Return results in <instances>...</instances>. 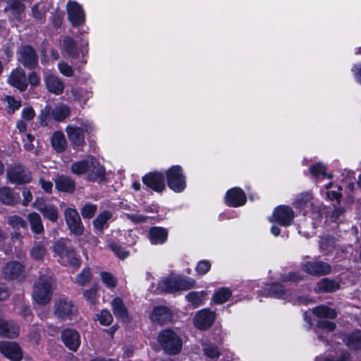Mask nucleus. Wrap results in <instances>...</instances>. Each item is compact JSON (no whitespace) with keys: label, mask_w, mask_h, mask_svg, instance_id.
I'll use <instances>...</instances> for the list:
<instances>
[{"label":"nucleus","mask_w":361,"mask_h":361,"mask_svg":"<svg viewBox=\"0 0 361 361\" xmlns=\"http://www.w3.org/2000/svg\"><path fill=\"white\" fill-rule=\"evenodd\" d=\"M63 46L64 51L72 59L79 57V49L76 45L75 41L71 37H65L63 39Z\"/></svg>","instance_id":"nucleus-37"},{"label":"nucleus","mask_w":361,"mask_h":361,"mask_svg":"<svg viewBox=\"0 0 361 361\" xmlns=\"http://www.w3.org/2000/svg\"><path fill=\"white\" fill-rule=\"evenodd\" d=\"M6 100L8 104V113L9 114H14L22 106L21 101L16 99L13 96H6Z\"/></svg>","instance_id":"nucleus-55"},{"label":"nucleus","mask_w":361,"mask_h":361,"mask_svg":"<svg viewBox=\"0 0 361 361\" xmlns=\"http://www.w3.org/2000/svg\"><path fill=\"white\" fill-rule=\"evenodd\" d=\"M61 339L64 345L73 352H76L81 343L80 335L74 329L66 328L63 329L61 332Z\"/></svg>","instance_id":"nucleus-18"},{"label":"nucleus","mask_w":361,"mask_h":361,"mask_svg":"<svg viewBox=\"0 0 361 361\" xmlns=\"http://www.w3.org/2000/svg\"><path fill=\"white\" fill-rule=\"evenodd\" d=\"M149 319L160 325L171 322L173 319L172 310L165 305L154 306L151 312Z\"/></svg>","instance_id":"nucleus-19"},{"label":"nucleus","mask_w":361,"mask_h":361,"mask_svg":"<svg viewBox=\"0 0 361 361\" xmlns=\"http://www.w3.org/2000/svg\"><path fill=\"white\" fill-rule=\"evenodd\" d=\"M142 182L147 190L158 194H162L166 189L164 173L161 171L154 170L145 173Z\"/></svg>","instance_id":"nucleus-6"},{"label":"nucleus","mask_w":361,"mask_h":361,"mask_svg":"<svg viewBox=\"0 0 361 361\" xmlns=\"http://www.w3.org/2000/svg\"><path fill=\"white\" fill-rule=\"evenodd\" d=\"M19 334V329L13 322L0 319V338H16Z\"/></svg>","instance_id":"nucleus-30"},{"label":"nucleus","mask_w":361,"mask_h":361,"mask_svg":"<svg viewBox=\"0 0 361 361\" xmlns=\"http://www.w3.org/2000/svg\"><path fill=\"white\" fill-rule=\"evenodd\" d=\"M108 247L120 259L123 260L130 255V252L124 249L123 246L116 240L109 241Z\"/></svg>","instance_id":"nucleus-42"},{"label":"nucleus","mask_w":361,"mask_h":361,"mask_svg":"<svg viewBox=\"0 0 361 361\" xmlns=\"http://www.w3.org/2000/svg\"><path fill=\"white\" fill-rule=\"evenodd\" d=\"M0 353L11 361H20L23 359V350L16 342H0Z\"/></svg>","instance_id":"nucleus-17"},{"label":"nucleus","mask_w":361,"mask_h":361,"mask_svg":"<svg viewBox=\"0 0 361 361\" xmlns=\"http://www.w3.org/2000/svg\"><path fill=\"white\" fill-rule=\"evenodd\" d=\"M295 213L288 205L281 204L274 209L271 221L283 227L290 226L294 220Z\"/></svg>","instance_id":"nucleus-11"},{"label":"nucleus","mask_w":361,"mask_h":361,"mask_svg":"<svg viewBox=\"0 0 361 361\" xmlns=\"http://www.w3.org/2000/svg\"><path fill=\"white\" fill-rule=\"evenodd\" d=\"M8 223L13 228H27V224L25 220L18 215H13L8 218Z\"/></svg>","instance_id":"nucleus-51"},{"label":"nucleus","mask_w":361,"mask_h":361,"mask_svg":"<svg viewBox=\"0 0 361 361\" xmlns=\"http://www.w3.org/2000/svg\"><path fill=\"white\" fill-rule=\"evenodd\" d=\"M18 61L25 68L35 69L38 66V55L30 44L22 45L17 51Z\"/></svg>","instance_id":"nucleus-9"},{"label":"nucleus","mask_w":361,"mask_h":361,"mask_svg":"<svg viewBox=\"0 0 361 361\" xmlns=\"http://www.w3.org/2000/svg\"><path fill=\"white\" fill-rule=\"evenodd\" d=\"M1 274L4 279L8 281H21L25 278V268L20 262L12 260L3 267Z\"/></svg>","instance_id":"nucleus-10"},{"label":"nucleus","mask_w":361,"mask_h":361,"mask_svg":"<svg viewBox=\"0 0 361 361\" xmlns=\"http://www.w3.org/2000/svg\"><path fill=\"white\" fill-rule=\"evenodd\" d=\"M68 20L73 27H78L84 25L85 22V13L82 6L73 1H69L66 5Z\"/></svg>","instance_id":"nucleus-13"},{"label":"nucleus","mask_w":361,"mask_h":361,"mask_svg":"<svg viewBox=\"0 0 361 361\" xmlns=\"http://www.w3.org/2000/svg\"><path fill=\"white\" fill-rule=\"evenodd\" d=\"M317 326L319 329H326L329 332L334 331L336 328V325L334 322L324 319H319L317 323Z\"/></svg>","instance_id":"nucleus-59"},{"label":"nucleus","mask_w":361,"mask_h":361,"mask_svg":"<svg viewBox=\"0 0 361 361\" xmlns=\"http://www.w3.org/2000/svg\"><path fill=\"white\" fill-rule=\"evenodd\" d=\"M55 188L59 192L73 194L75 191V181L70 176L61 174L54 179Z\"/></svg>","instance_id":"nucleus-24"},{"label":"nucleus","mask_w":361,"mask_h":361,"mask_svg":"<svg viewBox=\"0 0 361 361\" xmlns=\"http://www.w3.org/2000/svg\"><path fill=\"white\" fill-rule=\"evenodd\" d=\"M96 316L97 320H98L99 324L102 326H110L114 321L111 313L106 309L102 310Z\"/></svg>","instance_id":"nucleus-47"},{"label":"nucleus","mask_w":361,"mask_h":361,"mask_svg":"<svg viewBox=\"0 0 361 361\" xmlns=\"http://www.w3.org/2000/svg\"><path fill=\"white\" fill-rule=\"evenodd\" d=\"M47 253V249L42 243H35L30 250V257L35 261L42 260Z\"/></svg>","instance_id":"nucleus-43"},{"label":"nucleus","mask_w":361,"mask_h":361,"mask_svg":"<svg viewBox=\"0 0 361 361\" xmlns=\"http://www.w3.org/2000/svg\"><path fill=\"white\" fill-rule=\"evenodd\" d=\"M206 356L212 359H218L221 356V353L218 347L215 345H210L204 349Z\"/></svg>","instance_id":"nucleus-58"},{"label":"nucleus","mask_w":361,"mask_h":361,"mask_svg":"<svg viewBox=\"0 0 361 361\" xmlns=\"http://www.w3.org/2000/svg\"><path fill=\"white\" fill-rule=\"evenodd\" d=\"M52 280L46 275L39 276L35 283L32 298L39 305L48 304L52 297Z\"/></svg>","instance_id":"nucleus-4"},{"label":"nucleus","mask_w":361,"mask_h":361,"mask_svg":"<svg viewBox=\"0 0 361 361\" xmlns=\"http://www.w3.org/2000/svg\"><path fill=\"white\" fill-rule=\"evenodd\" d=\"M8 81L12 87H16L20 92L25 91L28 85L25 73L23 70L12 71Z\"/></svg>","instance_id":"nucleus-27"},{"label":"nucleus","mask_w":361,"mask_h":361,"mask_svg":"<svg viewBox=\"0 0 361 361\" xmlns=\"http://www.w3.org/2000/svg\"><path fill=\"white\" fill-rule=\"evenodd\" d=\"M35 116V112L32 106H28L23 109L22 118L25 121H31Z\"/></svg>","instance_id":"nucleus-61"},{"label":"nucleus","mask_w":361,"mask_h":361,"mask_svg":"<svg viewBox=\"0 0 361 361\" xmlns=\"http://www.w3.org/2000/svg\"><path fill=\"white\" fill-rule=\"evenodd\" d=\"M260 295L265 298H273L279 300L286 299L289 296L288 290L281 282L266 284L260 290Z\"/></svg>","instance_id":"nucleus-16"},{"label":"nucleus","mask_w":361,"mask_h":361,"mask_svg":"<svg viewBox=\"0 0 361 361\" xmlns=\"http://www.w3.org/2000/svg\"><path fill=\"white\" fill-rule=\"evenodd\" d=\"M27 220L32 233L35 235H41L44 233V227L39 214L32 212L27 214Z\"/></svg>","instance_id":"nucleus-28"},{"label":"nucleus","mask_w":361,"mask_h":361,"mask_svg":"<svg viewBox=\"0 0 361 361\" xmlns=\"http://www.w3.org/2000/svg\"><path fill=\"white\" fill-rule=\"evenodd\" d=\"M161 350L168 355H177L183 349L181 336L171 328L161 330L157 337Z\"/></svg>","instance_id":"nucleus-1"},{"label":"nucleus","mask_w":361,"mask_h":361,"mask_svg":"<svg viewBox=\"0 0 361 361\" xmlns=\"http://www.w3.org/2000/svg\"><path fill=\"white\" fill-rule=\"evenodd\" d=\"M111 309L115 317L123 323H128L131 321L129 311L125 305L122 298L115 297L111 302Z\"/></svg>","instance_id":"nucleus-21"},{"label":"nucleus","mask_w":361,"mask_h":361,"mask_svg":"<svg viewBox=\"0 0 361 361\" xmlns=\"http://www.w3.org/2000/svg\"><path fill=\"white\" fill-rule=\"evenodd\" d=\"M50 108L48 106H47L43 110L41 111L39 118L42 126L47 125V120L50 116Z\"/></svg>","instance_id":"nucleus-63"},{"label":"nucleus","mask_w":361,"mask_h":361,"mask_svg":"<svg viewBox=\"0 0 361 361\" xmlns=\"http://www.w3.org/2000/svg\"><path fill=\"white\" fill-rule=\"evenodd\" d=\"M159 285L160 288L167 293H173L180 290L178 279L176 278L165 279Z\"/></svg>","instance_id":"nucleus-41"},{"label":"nucleus","mask_w":361,"mask_h":361,"mask_svg":"<svg viewBox=\"0 0 361 361\" xmlns=\"http://www.w3.org/2000/svg\"><path fill=\"white\" fill-rule=\"evenodd\" d=\"M247 197L244 190L239 187L228 189L225 194L224 203L230 207H240L245 204Z\"/></svg>","instance_id":"nucleus-15"},{"label":"nucleus","mask_w":361,"mask_h":361,"mask_svg":"<svg viewBox=\"0 0 361 361\" xmlns=\"http://www.w3.org/2000/svg\"><path fill=\"white\" fill-rule=\"evenodd\" d=\"M60 73L66 77H72L74 75V70L67 63L61 62L58 65Z\"/></svg>","instance_id":"nucleus-60"},{"label":"nucleus","mask_w":361,"mask_h":361,"mask_svg":"<svg viewBox=\"0 0 361 361\" xmlns=\"http://www.w3.org/2000/svg\"><path fill=\"white\" fill-rule=\"evenodd\" d=\"M90 162L86 159H83L73 163L71 166V170L73 174L80 176L87 173L90 170Z\"/></svg>","instance_id":"nucleus-44"},{"label":"nucleus","mask_w":361,"mask_h":361,"mask_svg":"<svg viewBox=\"0 0 361 361\" xmlns=\"http://www.w3.org/2000/svg\"><path fill=\"white\" fill-rule=\"evenodd\" d=\"M6 178L8 183L16 185L30 183L32 173L28 168L20 162H14L6 169Z\"/></svg>","instance_id":"nucleus-5"},{"label":"nucleus","mask_w":361,"mask_h":361,"mask_svg":"<svg viewBox=\"0 0 361 361\" xmlns=\"http://www.w3.org/2000/svg\"><path fill=\"white\" fill-rule=\"evenodd\" d=\"M105 168L97 164L93 166L92 169L87 174V180L91 182H104L105 180Z\"/></svg>","instance_id":"nucleus-40"},{"label":"nucleus","mask_w":361,"mask_h":361,"mask_svg":"<svg viewBox=\"0 0 361 361\" xmlns=\"http://www.w3.org/2000/svg\"><path fill=\"white\" fill-rule=\"evenodd\" d=\"M66 131L74 149L85 145V140L84 130L82 128L78 126L69 125L66 127Z\"/></svg>","instance_id":"nucleus-23"},{"label":"nucleus","mask_w":361,"mask_h":361,"mask_svg":"<svg viewBox=\"0 0 361 361\" xmlns=\"http://www.w3.org/2000/svg\"><path fill=\"white\" fill-rule=\"evenodd\" d=\"M45 81L49 92L56 95H59L63 93L64 85L63 81L59 77L54 75H50L47 77Z\"/></svg>","instance_id":"nucleus-31"},{"label":"nucleus","mask_w":361,"mask_h":361,"mask_svg":"<svg viewBox=\"0 0 361 361\" xmlns=\"http://www.w3.org/2000/svg\"><path fill=\"white\" fill-rule=\"evenodd\" d=\"M8 4L15 16H20L25 9V5L19 0H8Z\"/></svg>","instance_id":"nucleus-53"},{"label":"nucleus","mask_w":361,"mask_h":361,"mask_svg":"<svg viewBox=\"0 0 361 361\" xmlns=\"http://www.w3.org/2000/svg\"><path fill=\"white\" fill-rule=\"evenodd\" d=\"M212 265L209 260H200L195 267V271L199 275H204L209 271Z\"/></svg>","instance_id":"nucleus-57"},{"label":"nucleus","mask_w":361,"mask_h":361,"mask_svg":"<svg viewBox=\"0 0 361 361\" xmlns=\"http://www.w3.org/2000/svg\"><path fill=\"white\" fill-rule=\"evenodd\" d=\"M206 295L207 292L204 290L190 291L186 295L185 299L188 302L191 303L194 307H198L204 304Z\"/></svg>","instance_id":"nucleus-36"},{"label":"nucleus","mask_w":361,"mask_h":361,"mask_svg":"<svg viewBox=\"0 0 361 361\" xmlns=\"http://www.w3.org/2000/svg\"><path fill=\"white\" fill-rule=\"evenodd\" d=\"M326 166L321 162H317L310 167V173L314 178H325L331 179L333 175L326 173Z\"/></svg>","instance_id":"nucleus-39"},{"label":"nucleus","mask_w":361,"mask_h":361,"mask_svg":"<svg viewBox=\"0 0 361 361\" xmlns=\"http://www.w3.org/2000/svg\"><path fill=\"white\" fill-rule=\"evenodd\" d=\"M92 274L90 267H85L80 273L76 275L75 282L80 286H85L88 283L91 279Z\"/></svg>","instance_id":"nucleus-48"},{"label":"nucleus","mask_w":361,"mask_h":361,"mask_svg":"<svg viewBox=\"0 0 361 361\" xmlns=\"http://www.w3.org/2000/svg\"><path fill=\"white\" fill-rule=\"evenodd\" d=\"M300 269L309 275L322 276L329 274L331 267L329 263L321 260L306 261L301 263Z\"/></svg>","instance_id":"nucleus-12"},{"label":"nucleus","mask_w":361,"mask_h":361,"mask_svg":"<svg viewBox=\"0 0 361 361\" xmlns=\"http://www.w3.org/2000/svg\"><path fill=\"white\" fill-rule=\"evenodd\" d=\"M52 147L58 153L63 152L67 148V142L62 131H55L51 139Z\"/></svg>","instance_id":"nucleus-32"},{"label":"nucleus","mask_w":361,"mask_h":361,"mask_svg":"<svg viewBox=\"0 0 361 361\" xmlns=\"http://www.w3.org/2000/svg\"><path fill=\"white\" fill-rule=\"evenodd\" d=\"M312 196L311 193L305 192L300 194L293 203V207L303 215H306L312 208Z\"/></svg>","instance_id":"nucleus-26"},{"label":"nucleus","mask_w":361,"mask_h":361,"mask_svg":"<svg viewBox=\"0 0 361 361\" xmlns=\"http://www.w3.org/2000/svg\"><path fill=\"white\" fill-rule=\"evenodd\" d=\"M178 284L180 290H186L194 288L195 286L196 282L194 279L190 277L183 276L178 279Z\"/></svg>","instance_id":"nucleus-56"},{"label":"nucleus","mask_w":361,"mask_h":361,"mask_svg":"<svg viewBox=\"0 0 361 361\" xmlns=\"http://www.w3.org/2000/svg\"><path fill=\"white\" fill-rule=\"evenodd\" d=\"M39 213L45 220H48L51 223H56L58 221L59 217V209L54 204H49L44 208H42V211Z\"/></svg>","instance_id":"nucleus-38"},{"label":"nucleus","mask_w":361,"mask_h":361,"mask_svg":"<svg viewBox=\"0 0 361 361\" xmlns=\"http://www.w3.org/2000/svg\"><path fill=\"white\" fill-rule=\"evenodd\" d=\"M97 209V207L95 204L87 202L81 208L80 213L84 219H90L94 216Z\"/></svg>","instance_id":"nucleus-52"},{"label":"nucleus","mask_w":361,"mask_h":361,"mask_svg":"<svg viewBox=\"0 0 361 361\" xmlns=\"http://www.w3.org/2000/svg\"><path fill=\"white\" fill-rule=\"evenodd\" d=\"M164 173L166 185L176 193L183 192L187 188L186 176L180 165H172Z\"/></svg>","instance_id":"nucleus-3"},{"label":"nucleus","mask_w":361,"mask_h":361,"mask_svg":"<svg viewBox=\"0 0 361 361\" xmlns=\"http://www.w3.org/2000/svg\"><path fill=\"white\" fill-rule=\"evenodd\" d=\"M53 252L58 256L59 262L77 270L81 265V258L73 246H68L63 239L56 241L53 245Z\"/></svg>","instance_id":"nucleus-2"},{"label":"nucleus","mask_w":361,"mask_h":361,"mask_svg":"<svg viewBox=\"0 0 361 361\" xmlns=\"http://www.w3.org/2000/svg\"><path fill=\"white\" fill-rule=\"evenodd\" d=\"M313 314L318 318L322 319H336L337 317V312L335 309L329 306L321 305L313 308Z\"/></svg>","instance_id":"nucleus-33"},{"label":"nucleus","mask_w":361,"mask_h":361,"mask_svg":"<svg viewBox=\"0 0 361 361\" xmlns=\"http://www.w3.org/2000/svg\"><path fill=\"white\" fill-rule=\"evenodd\" d=\"M340 288L341 285L338 281L329 278H323L317 283L314 291L316 293H331L337 291Z\"/></svg>","instance_id":"nucleus-25"},{"label":"nucleus","mask_w":361,"mask_h":361,"mask_svg":"<svg viewBox=\"0 0 361 361\" xmlns=\"http://www.w3.org/2000/svg\"><path fill=\"white\" fill-rule=\"evenodd\" d=\"M231 296L232 291L230 288L221 287L214 292L212 300L216 305H221L228 301Z\"/></svg>","instance_id":"nucleus-35"},{"label":"nucleus","mask_w":361,"mask_h":361,"mask_svg":"<svg viewBox=\"0 0 361 361\" xmlns=\"http://www.w3.org/2000/svg\"><path fill=\"white\" fill-rule=\"evenodd\" d=\"M340 338L351 351H361V329H355L351 332H343Z\"/></svg>","instance_id":"nucleus-20"},{"label":"nucleus","mask_w":361,"mask_h":361,"mask_svg":"<svg viewBox=\"0 0 361 361\" xmlns=\"http://www.w3.org/2000/svg\"><path fill=\"white\" fill-rule=\"evenodd\" d=\"M281 282L287 283V282H293L298 283L300 281H303L304 278L302 274H300L298 271H289L287 274H284L281 275L280 278Z\"/></svg>","instance_id":"nucleus-49"},{"label":"nucleus","mask_w":361,"mask_h":361,"mask_svg":"<svg viewBox=\"0 0 361 361\" xmlns=\"http://www.w3.org/2000/svg\"><path fill=\"white\" fill-rule=\"evenodd\" d=\"M97 291L98 286L95 284L84 292V298L90 305H94L96 303Z\"/></svg>","instance_id":"nucleus-54"},{"label":"nucleus","mask_w":361,"mask_h":361,"mask_svg":"<svg viewBox=\"0 0 361 361\" xmlns=\"http://www.w3.org/2000/svg\"><path fill=\"white\" fill-rule=\"evenodd\" d=\"M64 219L71 234L80 236L84 233V226L76 209L67 207L64 210Z\"/></svg>","instance_id":"nucleus-8"},{"label":"nucleus","mask_w":361,"mask_h":361,"mask_svg":"<svg viewBox=\"0 0 361 361\" xmlns=\"http://www.w3.org/2000/svg\"><path fill=\"white\" fill-rule=\"evenodd\" d=\"M216 319L215 312L206 307L199 310L195 315L194 324L195 327L202 331L209 329L212 326Z\"/></svg>","instance_id":"nucleus-14"},{"label":"nucleus","mask_w":361,"mask_h":361,"mask_svg":"<svg viewBox=\"0 0 361 361\" xmlns=\"http://www.w3.org/2000/svg\"><path fill=\"white\" fill-rule=\"evenodd\" d=\"M356 81L361 85V63L354 64L351 68Z\"/></svg>","instance_id":"nucleus-64"},{"label":"nucleus","mask_w":361,"mask_h":361,"mask_svg":"<svg viewBox=\"0 0 361 361\" xmlns=\"http://www.w3.org/2000/svg\"><path fill=\"white\" fill-rule=\"evenodd\" d=\"M100 276L102 282L109 288H114L117 286V280L116 277L110 272L102 271Z\"/></svg>","instance_id":"nucleus-50"},{"label":"nucleus","mask_w":361,"mask_h":361,"mask_svg":"<svg viewBox=\"0 0 361 361\" xmlns=\"http://www.w3.org/2000/svg\"><path fill=\"white\" fill-rule=\"evenodd\" d=\"M147 237L152 245H163L168 240L169 231L164 227L152 226L149 228Z\"/></svg>","instance_id":"nucleus-22"},{"label":"nucleus","mask_w":361,"mask_h":361,"mask_svg":"<svg viewBox=\"0 0 361 361\" xmlns=\"http://www.w3.org/2000/svg\"><path fill=\"white\" fill-rule=\"evenodd\" d=\"M69 114L70 109L66 105L56 106L51 111L53 118L59 122L64 121L69 116Z\"/></svg>","instance_id":"nucleus-45"},{"label":"nucleus","mask_w":361,"mask_h":361,"mask_svg":"<svg viewBox=\"0 0 361 361\" xmlns=\"http://www.w3.org/2000/svg\"><path fill=\"white\" fill-rule=\"evenodd\" d=\"M336 246V238L330 235H327L322 238L319 243L320 249L326 252H332L335 250Z\"/></svg>","instance_id":"nucleus-46"},{"label":"nucleus","mask_w":361,"mask_h":361,"mask_svg":"<svg viewBox=\"0 0 361 361\" xmlns=\"http://www.w3.org/2000/svg\"><path fill=\"white\" fill-rule=\"evenodd\" d=\"M20 201V195L14 192L9 187H2L0 188V202L8 206H14Z\"/></svg>","instance_id":"nucleus-29"},{"label":"nucleus","mask_w":361,"mask_h":361,"mask_svg":"<svg viewBox=\"0 0 361 361\" xmlns=\"http://www.w3.org/2000/svg\"><path fill=\"white\" fill-rule=\"evenodd\" d=\"M111 212L104 210L100 212L93 221V226L96 231L102 232L108 227L107 221L112 217Z\"/></svg>","instance_id":"nucleus-34"},{"label":"nucleus","mask_w":361,"mask_h":361,"mask_svg":"<svg viewBox=\"0 0 361 361\" xmlns=\"http://www.w3.org/2000/svg\"><path fill=\"white\" fill-rule=\"evenodd\" d=\"M27 81L32 86H37L40 83V77L36 72L33 71L28 74Z\"/></svg>","instance_id":"nucleus-62"},{"label":"nucleus","mask_w":361,"mask_h":361,"mask_svg":"<svg viewBox=\"0 0 361 361\" xmlns=\"http://www.w3.org/2000/svg\"><path fill=\"white\" fill-rule=\"evenodd\" d=\"M78 313V307L72 300L61 298L54 303V316L61 320H73Z\"/></svg>","instance_id":"nucleus-7"}]
</instances>
